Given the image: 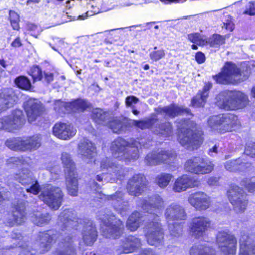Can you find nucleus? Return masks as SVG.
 <instances>
[{"mask_svg": "<svg viewBox=\"0 0 255 255\" xmlns=\"http://www.w3.org/2000/svg\"><path fill=\"white\" fill-rule=\"evenodd\" d=\"M211 222L205 217L200 216L193 218L189 224V232L192 237L200 239L206 234L210 228Z\"/></svg>", "mask_w": 255, "mask_h": 255, "instance_id": "obj_19", "label": "nucleus"}, {"mask_svg": "<svg viewBox=\"0 0 255 255\" xmlns=\"http://www.w3.org/2000/svg\"><path fill=\"white\" fill-rule=\"evenodd\" d=\"M158 122L153 125L152 131L157 134H161L165 137L169 136L172 134L173 128L169 122H165L158 124Z\"/></svg>", "mask_w": 255, "mask_h": 255, "instance_id": "obj_40", "label": "nucleus"}, {"mask_svg": "<svg viewBox=\"0 0 255 255\" xmlns=\"http://www.w3.org/2000/svg\"><path fill=\"white\" fill-rule=\"evenodd\" d=\"M175 157V154L173 151L159 149L148 153L145 157L144 162L147 165L155 166L162 163H169Z\"/></svg>", "mask_w": 255, "mask_h": 255, "instance_id": "obj_17", "label": "nucleus"}, {"mask_svg": "<svg viewBox=\"0 0 255 255\" xmlns=\"http://www.w3.org/2000/svg\"><path fill=\"white\" fill-rule=\"evenodd\" d=\"M190 255H216L215 250L205 244L193 246L189 252Z\"/></svg>", "mask_w": 255, "mask_h": 255, "instance_id": "obj_38", "label": "nucleus"}, {"mask_svg": "<svg viewBox=\"0 0 255 255\" xmlns=\"http://www.w3.org/2000/svg\"><path fill=\"white\" fill-rule=\"evenodd\" d=\"M99 219L102 223L101 229L104 236L107 238L116 239L119 238L123 234L124 225L120 220H116L115 216L111 214L101 215Z\"/></svg>", "mask_w": 255, "mask_h": 255, "instance_id": "obj_9", "label": "nucleus"}, {"mask_svg": "<svg viewBox=\"0 0 255 255\" xmlns=\"http://www.w3.org/2000/svg\"><path fill=\"white\" fill-rule=\"evenodd\" d=\"M29 74L32 76L34 82L42 80L43 74L41 69L38 66L32 67L30 69Z\"/></svg>", "mask_w": 255, "mask_h": 255, "instance_id": "obj_52", "label": "nucleus"}, {"mask_svg": "<svg viewBox=\"0 0 255 255\" xmlns=\"http://www.w3.org/2000/svg\"><path fill=\"white\" fill-rule=\"evenodd\" d=\"M172 178V175L170 174L161 173L156 177L155 182L160 188H163L168 185Z\"/></svg>", "mask_w": 255, "mask_h": 255, "instance_id": "obj_45", "label": "nucleus"}, {"mask_svg": "<svg viewBox=\"0 0 255 255\" xmlns=\"http://www.w3.org/2000/svg\"><path fill=\"white\" fill-rule=\"evenodd\" d=\"M25 123L24 116L20 110H15L11 114L0 119V129L12 131L22 127Z\"/></svg>", "mask_w": 255, "mask_h": 255, "instance_id": "obj_15", "label": "nucleus"}, {"mask_svg": "<svg viewBox=\"0 0 255 255\" xmlns=\"http://www.w3.org/2000/svg\"><path fill=\"white\" fill-rule=\"evenodd\" d=\"M130 126L129 120L126 118L114 119L109 124V128L115 133H120L125 131Z\"/></svg>", "mask_w": 255, "mask_h": 255, "instance_id": "obj_37", "label": "nucleus"}, {"mask_svg": "<svg viewBox=\"0 0 255 255\" xmlns=\"http://www.w3.org/2000/svg\"><path fill=\"white\" fill-rule=\"evenodd\" d=\"M160 221L156 217L147 224L144 228L146 241L150 246L159 247L164 245V232Z\"/></svg>", "mask_w": 255, "mask_h": 255, "instance_id": "obj_10", "label": "nucleus"}, {"mask_svg": "<svg viewBox=\"0 0 255 255\" xmlns=\"http://www.w3.org/2000/svg\"><path fill=\"white\" fill-rule=\"evenodd\" d=\"M146 185V179L142 174L134 175L130 178L127 185V189L129 195L137 196L143 191Z\"/></svg>", "mask_w": 255, "mask_h": 255, "instance_id": "obj_25", "label": "nucleus"}, {"mask_svg": "<svg viewBox=\"0 0 255 255\" xmlns=\"http://www.w3.org/2000/svg\"><path fill=\"white\" fill-rule=\"evenodd\" d=\"M14 82L15 85L19 88L24 90H30L32 85L30 80L25 76H20L17 77Z\"/></svg>", "mask_w": 255, "mask_h": 255, "instance_id": "obj_46", "label": "nucleus"}, {"mask_svg": "<svg viewBox=\"0 0 255 255\" xmlns=\"http://www.w3.org/2000/svg\"><path fill=\"white\" fill-rule=\"evenodd\" d=\"M140 240L133 236H128L125 238L121 245L119 252L125 254L131 253L140 247Z\"/></svg>", "mask_w": 255, "mask_h": 255, "instance_id": "obj_35", "label": "nucleus"}, {"mask_svg": "<svg viewBox=\"0 0 255 255\" xmlns=\"http://www.w3.org/2000/svg\"><path fill=\"white\" fill-rule=\"evenodd\" d=\"M248 103L247 96L240 91H224L217 97V106L227 111L243 109Z\"/></svg>", "mask_w": 255, "mask_h": 255, "instance_id": "obj_4", "label": "nucleus"}, {"mask_svg": "<svg viewBox=\"0 0 255 255\" xmlns=\"http://www.w3.org/2000/svg\"><path fill=\"white\" fill-rule=\"evenodd\" d=\"M157 115L164 116L165 117L174 118L175 117L185 114L189 115L190 111L187 108H184L175 104H171L164 107H158L155 109Z\"/></svg>", "mask_w": 255, "mask_h": 255, "instance_id": "obj_28", "label": "nucleus"}, {"mask_svg": "<svg viewBox=\"0 0 255 255\" xmlns=\"http://www.w3.org/2000/svg\"><path fill=\"white\" fill-rule=\"evenodd\" d=\"M225 42V38L223 36L219 34H214L210 37L207 41V43L212 47H218Z\"/></svg>", "mask_w": 255, "mask_h": 255, "instance_id": "obj_49", "label": "nucleus"}, {"mask_svg": "<svg viewBox=\"0 0 255 255\" xmlns=\"http://www.w3.org/2000/svg\"><path fill=\"white\" fill-rule=\"evenodd\" d=\"M15 179L22 185L28 187L26 190L27 192L37 195L40 191V186L38 181L35 180L27 168H22L18 173L15 175Z\"/></svg>", "mask_w": 255, "mask_h": 255, "instance_id": "obj_18", "label": "nucleus"}, {"mask_svg": "<svg viewBox=\"0 0 255 255\" xmlns=\"http://www.w3.org/2000/svg\"><path fill=\"white\" fill-rule=\"evenodd\" d=\"M245 154L251 157H255V143L253 142H248L245 149Z\"/></svg>", "mask_w": 255, "mask_h": 255, "instance_id": "obj_54", "label": "nucleus"}, {"mask_svg": "<svg viewBox=\"0 0 255 255\" xmlns=\"http://www.w3.org/2000/svg\"><path fill=\"white\" fill-rule=\"evenodd\" d=\"M43 82L49 84L53 80V74L50 72H44L43 74Z\"/></svg>", "mask_w": 255, "mask_h": 255, "instance_id": "obj_61", "label": "nucleus"}, {"mask_svg": "<svg viewBox=\"0 0 255 255\" xmlns=\"http://www.w3.org/2000/svg\"><path fill=\"white\" fill-rule=\"evenodd\" d=\"M228 197L236 213L242 214L245 211L248 200L243 189L238 186H232L228 191Z\"/></svg>", "mask_w": 255, "mask_h": 255, "instance_id": "obj_12", "label": "nucleus"}, {"mask_svg": "<svg viewBox=\"0 0 255 255\" xmlns=\"http://www.w3.org/2000/svg\"><path fill=\"white\" fill-rule=\"evenodd\" d=\"M222 27L232 31L234 29V24L230 20H228L226 22H223Z\"/></svg>", "mask_w": 255, "mask_h": 255, "instance_id": "obj_62", "label": "nucleus"}, {"mask_svg": "<svg viewBox=\"0 0 255 255\" xmlns=\"http://www.w3.org/2000/svg\"><path fill=\"white\" fill-rule=\"evenodd\" d=\"M92 117L95 123L102 124L107 120L108 114L102 109L97 108L93 110Z\"/></svg>", "mask_w": 255, "mask_h": 255, "instance_id": "obj_44", "label": "nucleus"}, {"mask_svg": "<svg viewBox=\"0 0 255 255\" xmlns=\"http://www.w3.org/2000/svg\"><path fill=\"white\" fill-rule=\"evenodd\" d=\"M164 206L163 199L158 195H154L147 199H143L140 204L144 211L153 215L152 219H154L156 217L159 219V215L161 214Z\"/></svg>", "mask_w": 255, "mask_h": 255, "instance_id": "obj_16", "label": "nucleus"}, {"mask_svg": "<svg viewBox=\"0 0 255 255\" xmlns=\"http://www.w3.org/2000/svg\"><path fill=\"white\" fill-rule=\"evenodd\" d=\"M208 126L213 129L220 131H231L240 125L238 117L231 114L213 116L208 120Z\"/></svg>", "mask_w": 255, "mask_h": 255, "instance_id": "obj_7", "label": "nucleus"}, {"mask_svg": "<svg viewBox=\"0 0 255 255\" xmlns=\"http://www.w3.org/2000/svg\"><path fill=\"white\" fill-rule=\"evenodd\" d=\"M9 20L11 25L13 29L18 30L19 28V16L13 10H10L9 12Z\"/></svg>", "mask_w": 255, "mask_h": 255, "instance_id": "obj_51", "label": "nucleus"}, {"mask_svg": "<svg viewBox=\"0 0 255 255\" xmlns=\"http://www.w3.org/2000/svg\"><path fill=\"white\" fill-rule=\"evenodd\" d=\"M225 168L231 172L244 171L251 167V163L246 161L243 157L236 160L227 161L225 163Z\"/></svg>", "mask_w": 255, "mask_h": 255, "instance_id": "obj_33", "label": "nucleus"}, {"mask_svg": "<svg viewBox=\"0 0 255 255\" xmlns=\"http://www.w3.org/2000/svg\"><path fill=\"white\" fill-rule=\"evenodd\" d=\"M182 225L177 222L170 223L168 224L170 235L173 238H178L182 234Z\"/></svg>", "mask_w": 255, "mask_h": 255, "instance_id": "obj_47", "label": "nucleus"}, {"mask_svg": "<svg viewBox=\"0 0 255 255\" xmlns=\"http://www.w3.org/2000/svg\"><path fill=\"white\" fill-rule=\"evenodd\" d=\"M78 153L85 160H89V162L96 154V148L95 145L89 139L84 138L78 145Z\"/></svg>", "mask_w": 255, "mask_h": 255, "instance_id": "obj_29", "label": "nucleus"}, {"mask_svg": "<svg viewBox=\"0 0 255 255\" xmlns=\"http://www.w3.org/2000/svg\"><path fill=\"white\" fill-rule=\"evenodd\" d=\"M82 220L78 219L74 211L66 209L61 212L58 217L57 225L61 230L60 235L54 231L39 233L38 252L44 254L48 252L57 239L60 240L59 244L61 250H57L54 255H76L74 245L75 240V230L81 224Z\"/></svg>", "mask_w": 255, "mask_h": 255, "instance_id": "obj_1", "label": "nucleus"}, {"mask_svg": "<svg viewBox=\"0 0 255 255\" xmlns=\"http://www.w3.org/2000/svg\"><path fill=\"white\" fill-rule=\"evenodd\" d=\"M140 255H157L154 252H153L151 250L145 249L142 251Z\"/></svg>", "mask_w": 255, "mask_h": 255, "instance_id": "obj_64", "label": "nucleus"}, {"mask_svg": "<svg viewBox=\"0 0 255 255\" xmlns=\"http://www.w3.org/2000/svg\"><path fill=\"white\" fill-rule=\"evenodd\" d=\"M165 56L164 51L162 49L155 51L150 53V58L154 61H158Z\"/></svg>", "mask_w": 255, "mask_h": 255, "instance_id": "obj_56", "label": "nucleus"}, {"mask_svg": "<svg viewBox=\"0 0 255 255\" xmlns=\"http://www.w3.org/2000/svg\"><path fill=\"white\" fill-rule=\"evenodd\" d=\"M69 103L62 102L60 100L56 101L54 104V109L59 114H65L69 110Z\"/></svg>", "mask_w": 255, "mask_h": 255, "instance_id": "obj_50", "label": "nucleus"}, {"mask_svg": "<svg viewBox=\"0 0 255 255\" xmlns=\"http://www.w3.org/2000/svg\"><path fill=\"white\" fill-rule=\"evenodd\" d=\"M11 238L13 240H18L19 241L16 245V246H18L19 247H22L23 250L21 252L19 255H34L33 253H31L29 251L27 250V249L25 248L24 247H22L21 243L22 236L19 232H13L11 235Z\"/></svg>", "mask_w": 255, "mask_h": 255, "instance_id": "obj_48", "label": "nucleus"}, {"mask_svg": "<svg viewBox=\"0 0 255 255\" xmlns=\"http://www.w3.org/2000/svg\"><path fill=\"white\" fill-rule=\"evenodd\" d=\"M77 130L70 125L63 123L56 124L53 128V133L59 139L68 140L76 133Z\"/></svg>", "mask_w": 255, "mask_h": 255, "instance_id": "obj_26", "label": "nucleus"}, {"mask_svg": "<svg viewBox=\"0 0 255 255\" xmlns=\"http://www.w3.org/2000/svg\"><path fill=\"white\" fill-rule=\"evenodd\" d=\"M188 203L198 211H204L211 205V198L203 192H196L189 195Z\"/></svg>", "mask_w": 255, "mask_h": 255, "instance_id": "obj_24", "label": "nucleus"}, {"mask_svg": "<svg viewBox=\"0 0 255 255\" xmlns=\"http://www.w3.org/2000/svg\"><path fill=\"white\" fill-rule=\"evenodd\" d=\"M249 76L248 71L241 72L236 65L226 62L221 73L214 77L217 83L223 84H237L245 81Z\"/></svg>", "mask_w": 255, "mask_h": 255, "instance_id": "obj_5", "label": "nucleus"}, {"mask_svg": "<svg viewBox=\"0 0 255 255\" xmlns=\"http://www.w3.org/2000/svg\"><path fill=\"white\" fill-rule=\"evenodd\" d=\"M211 161L201 157H193L187 160L184 165L187 172L197 175L208 174L214 169Z\"/></svg>", "mask_w": 255, "mask_h": 255, "instance_id": "obj_13", "label": "nucleus"}, {"mask_svg": "<svg viewBox=\"0 0 255 255\" xmlns=\"http://www.w3.org/2000/svg\"><path fill=\"white\" fill-rule=\"evenodd\" d=\"M219 249L224 255H235L237 241L235 236L228 232H219L216 237Z\"/></svg>", "mask_w": 255, "mask_h": 255, "instance_id": "obj_14", "label": "nucleus"}, {"mask_svg": "<svg viewBox=\"0 0 255 255\" xmlns=\"http://www.w3.org/2000/svg\"><path fill=\"white\" fill-rule=\"evenodd\" d=\"M63 196L60 188L48 185L41 191L39 198L51 209L56 210L61 206Z\"/></svg>", "mask_w": 255, "mask_h": 255, "instance_id": "obj_11", "label": "nucleus"}, {"mask_svg": "<svg viewBox=\"0 0 255 255\" xmlns=\"http://www.w3.org/2000/svg\"><path fill=\"white\" fill-rule=\"evenodd\" d=\"M178 139L183 146L189 150L197 149L202 143V132L197 128L196 124L189 120H184L178 125Z\"/></svg>", "mask_w": 255, "mask_h": 255, "instance_id": "obj_3", "label": "nucleus"}, {"mask_svg": "<svg viewBox=\"0 0 255 255\" xmlns=\"http://www.w3.org/2000/svg\"><path fill=\"white\" fill-rule=\"evenodd\" d=\"M123 195L122 192L117 191L115 194L108 196V199L112 200L115 210L122 216L126 215L129 209L128 202L123 201Z\"/></svg>", "mask_w": 255, "mask_h": 255, "instance_id": "obj_31", "label": "nucleus"}, {"mask_svg": "<svg viewBox=\"0 0 255 255\" xmlns=\"http://www.w3.org/2000/svg\"><path fill=\"white\" fill-rule=\"evenodd\" d=\"M101 168L102 169H107L109 173L113 176L112 179L115 181L116 179H122L126 175L127 171L123 166L118 164L114 160L105 158L101 162Z\"/></svg>", "mask_w": 255, "mask_h": 255, "instance_id": "obj_21", "label": "nucleus"}, {"mask_svg": "<svg viewBox=\"0 0 255 255\" xmlns=\"http://www.w3.org/2000/svg\"><path fill=\"white\" fill-rule=\"evenodd\" d=\"M239 255H255V242L246 234L240 239Z\"/></svg>", "mask_w": 255, "mask_h": 255, "instance_id": "obj_32", "label": "nucleus"}, {"mask_svg": "<svg viewBox=\"0 0 255 255\" xmlns=\"http://www.w3.org/2000/svg\"><path fill=\"white\" fill-rule=\"evenodd\" d=\"M25 160L22 156L21 157H12L7 160L8 164H13L16 166L24 164Z\"/></svg>", "mask_w": 255, "mask_h": 255, "instance_id": "obj_57", "label": "nucleus"}, {"mask_svg": "<svg viewBox=\"0 0 255 255\" xmlns=\"http://www.w3.org/2000/svg\"><path fill=\"white\" fill-rule=\"evenodd\" d=\"M195 58L198 63H202L205 60L204 54L200 52H198L196 53Z\"/></svg>", "mask_w": 255, "mask_h": 255, "instance_id": "obj_63", "label": "nucleus"}, {"mask_svg": "<svg viewBox=\"0 0 255 255\" xmlns=\"http://www.w3.org/2000/svg\"><path fill=\"white\" fill-rule=\"evenodd\" d=\"M90 106V104L88 101L84 99H77L69 103V109L74 112H83Z\"/></svg>", "mask_w": 255, "mask_h": 255, "instance_id": "obj_43", "label": "nucleus"}, {"mask_svg": "<svg viewBox=\"0 0 255 255\" xmlns=\"http://www.w3.org/2000/svg\"><path fill=\"white\" fill-rule=\"evenodd\" d=\"M82 230L83 241L85 245L91 246L95 242L97 237V232L93 222L88 219L83 221Z\"/></svg>", "mask_w": 255, "mask_h": 255, "instance_id": "obj_30", "label": "nucleus"}, {"mask_svg": "<svg viewBox=\"0 0 255 255\" xmlns=\"http://www.w3.org/2000/svg\"><path fill=\"white\" fill-rule=\"evenodd\" d=\"M17 99L12 89H7L0 93V111L11 107Z\"/></svg>", "mask_w": 255, "mask_h": 255, "instance_id": "obj_34", "label": "nucleus"}, {"mask_svg": "<svg viewBox=\"0 0 255 255\" xmlns=\"http://www.w3.org/2000/svg\"><path fill=\"white\" fill-rule=\"evenodd\" d=\"M241 185L244 186L249 192H254L255 191V177L243 180L241 181Z\"/></svg>", "mask_w": 255, "mask_h": 255, "instance_id": "obj_53", "label": "nucleus"}, {"mask_svg": "<svg viewBox=\"0 0 255 255\" xmlns=\"http://www.w3.org/2000/svg\"><path fill=\"white\" fill-rule=\"evenodd\" d=\"M61 160L65 168L66 184L68 194L76 196L78 195V184L74 162L70 155L66 152L62 153Z\"/></svg>", "mask_w": 255, "mask_h": 255, "instance_id": "obj_8", "label": "nucleus"}, {"mask_svg": "<svg viewBox=\"0 0 255 255\" xmlns=\"http://www.w3.org/2000/svg\"><path fill=\"white\" fill-rule=\"evenodd\" d=\"M212 84L208 83L205 85L202 90L199 91L197 95L193 97L191 104L195 108L203 107L207 101L209 95V91L212 88Z\"/></svg>", "mask_w": 255, "mask_h": 255, "instance_id": "obj_36", "label": "nucleus"}, {"mask_svg": "<svg viewBox=\"0 0 255 255\" xmlns=\"http://www.w3.org/2000/svg\"><path fill=\"white\" fill-rule=\"evenodd\" d=\"M138 101V99L135 96H128L126 99V104L127 106L130 107L132 104H136Z\"/></svg>", "mask_w": 255, "mask_h": 255, "instance_id": "obj_60", "label": "nucleus"}, {"mask_svg": "<svg viewBox=\"0 0 255 255\" xmlns=\"http://www.w3.org/2000/svg\"><path fill=\"white\" fill-rule=\"evenodd\" d=\"M10 195V192L2 187H0V202L7 200Z\"/></svg>", "mask_w": 255, "mask_h": 255, "instance_id": "obj_59", "label": "nucleus"}, {"mask_svg": "<svg viewBox=\"0 0 255 255\" xmlns=\"http://www.w3.org/2000/svg\"><path fill=\"white\" fill-rule=\"evenodd\" d=\"M244 13L250 15H255V2H249L247 3Z\"/></svg>", "mask_w": 255, "mask_h": 255, "instance_id": "obj_55", "label": "nucleus"}, {"mask_svg": "<svg viewBox=\"0 0 255 255\" xmlns=\"http://www.w3.org/2000/svg\"><path fill=\"white\" fill-rule=\"evenodd\" d=\"M144 220L141 214L138 212H134L128 217L127 222V227L131 232L136 231Z\"/></svg>", "mask_w": 255, "mask_h": 255, "instance_id": "obj_39", "label": "nucleus"}, {"mask_svg": "<svg viewBox=\"0 0 255 255\" xmlns=\"http://www.w3.org/2000/svg\"><path fill=\"white\" fill-rule=\"evenodd\" d=\"M51 219V216L49 213H42L38 211H34L31 216L32 222L38 226H43L48 224Z\"/></svg>", "mask_w": 255, "mask_h": 255, "instance_id": "obj_41", "label": "nucleus"}, {"mask_svg": "<svg viewBox=\"0 0 255 255\" xmlns=\"http://www.w3.org/2000/svg\"><path fill=\"white\" fill-rule=\"evenodd\" d=\"M148 148L147 144L141 139L131 140L130 142L125 139L118 137L112 143L111 149L114 157L126 162L135 160L139 157V148Z\"/></svg>", "mask_w": 255, "mask_h": 255, "instance_id": "obj_2", "label": "nucleus"}, {"mask_svg": "<svg viewBox=\"0 0 255 255\" xmlns=\"http://www.w3.org/2000/svg\"><path fill=\"white\" fill-rule=\"evenodd\" d=\"M41 135L35 134L9 138L5 141V144L8 148L14 151L31 152L37 150L41 146Z\"/></svg>", "mask_w": 255, "mask_h": 255, "instance_id": "obj_6", "label": "nucleus"}, {"mask_svg": "<svg viewBox=\"0 0 255 255\" xmlns=\"http://www.w3.org/2000/svg\"><path fill=\"white\" fill-rule=\"evenodd\" d=\"M158 121V119L155 118H148L141 121L129 120L130 126L134 125L141 129L151 128L152 130L153 125H154Z\"/></svg>", "mask_w": 255, "mask_h": 255, "instance_id": "obj_42", "label": "nucleus"}, {"mask_svg": "<svg viewBox=\"0 0 255 255\" xmlns=\"http://www.w3.org/2000/svg\"><path fill=\"white\" fill-rule=\"evenodd\" d=\"M24 108L30 123L35 121L43 112L42 104L36 99H29L26 102Z\"/></svg>", "mask_w": 255, "mask_h": 255, "instance_id": "obj_27", "label": "nucleus"}, {"mask_svg": "<svg viewBox=\"0 0 255 255\" xmlns=\"http://www.w3.org/2000/svg\"><path fill=\"white\" fill-rule=\"evenodd\" d=\"M188 39L192 42L199 44L201 43V37L200 35L198 33L190 34L188 35Z\"/></svg>", "mask_w": 255, "mask_h": 255, "instance_id": "obj_58", "label": "nucleus"}, {"mask_svg": "<svg viewBox=\"0 0 255 255\" xmlns=\"http://www.w3.org/2000/svg\"><path fill=\"white\" fill-rule=\"evenodd\" d=\"M164 216L168 224L175 221L185 220L187 214L184 208L177 203H172L167 206Z\"/></svg>", "mask_w": 255, "mask_h": 255, "instance_id": "obj_20", "label": "nucleus"}, {"mask_svg": "<svg viewBox=\"0 0 255 255\" xmlns=\"http://www.w3.org/2000/svg\"><path fill=\"white\" fill-rule=\"evenodd\" d=\"M26 220L25 208L23 204L15 205L11 214L7 215L4 219V224L9 227H13L15 225H20Z\"/></svg>", "mask_w": 255, "mask_h": 255, "instance_id": "obj_23", "label": "nucleus"}, {"mask_svg": "<svg viewBox=\"0 0 255 255\" xmlns=\"http://www.w3.org/2000/svg\"><path fill=\"white\" fill-rule=\"evenodd\" d=\"M200 181L195 176L183 175L177 178L173 185L172 189L175 192H181L189 188L198 187Z\"/></svg>", "mask_w": 255, "mask_h": 255, "instance_id": "obj_22", "label": "nucleus"}]
</instances>
